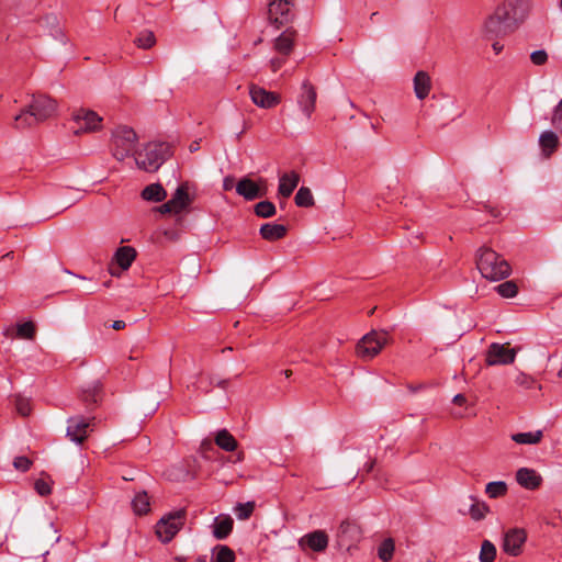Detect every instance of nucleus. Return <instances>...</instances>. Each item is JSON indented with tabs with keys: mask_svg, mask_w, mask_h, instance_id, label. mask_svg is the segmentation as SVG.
I'll use <instances>...</instances> for the list:
<instances>
[{
	"mask_svg": "<svg viewBox=\"0 0 562 562\" xmlns=\"http://www.w3.org/2000/svg\"><path fill=\"white\" fill-rule=\"evenodd\" d=\"M259 232L263 239L274 241L282 239L286 235L288 228L282 224L266 223L261 225Z\"/></svg>",
	"mask_w": 562,
	"mask_h": 562,
	"instance_id": "nucleus-23",
	"label": "nucleus"
},
{
	"mask_svg": "<svg viewBox=\"0 0 562 562\" xmlns=\"http://www.w3.org/2000/svg\"><path fill=\"white\" fill-rule=\"evenodd\" d=\"M72 119L77 124L75 134L95 131L102 121L94 111L88 109H79L75 111Z\"/></svg>",
	"mask_w": 562,
	"mask_h": 562,
	"instance_id": "nucleus-14",
	"label": "nucleus"
},
{
	"mask_svg": "<svg viewBox=\"0 0 562 562\" xmlns=\"http://www.w3.org/2000/svg\"><path fill=\"white\" fill-rule=\"evenodd\" d=\"M132 506L137 515H146L149 512L150 506L147 493H137L132 501Z\"/></svg>",
	"mask_w": 562,
	"mask_h": 562,
	"instance_id": "nucleus-32",
	"label": "nucleus"
},
{
	"mask_svg": "<svg viewBox=\"0 0 562 562\" xmlns=\"http://www.w3.org/2000/svg\"><path fill=\"white\" fill-rule=\"evenodd\" d=\"M135 257L136 250L130 246L120 247L114 255V259L122 270H127L135 260Z\"/></svg>",
	"mask_w": 562,
	"mask_h": 562,
	"instance_id": "nucleus-28",
	"label": "nucleus"
},
{
	"mask_svg": "<svg viewBox=\"0 0 562 562\" xmlns=\"http://www.w3.org/2000/svg\"><path fill=\"white\" fill-rule=\"evenodd\" d=\"M11 255H12V252H7V254L4 255V257H10Z\"/></svg>",
	"mask_w": 562,
	"mask_h": 562,
	"instance_id": "nucleus-64",
	"label": "nucleus"
},
{
	"mask_svg": "<svg viewBox=\"0 0 562 562\" xmlns=\"http://www.w3.org/2000/svg\"><path fill=\"white\" fill-rule=\"evenodd\" d=\"M172 155L171 146L165 142L148 143L144 149L135 153V162L139 169L154 172Z\"/></svg>",
	"mask_w": 562,
	"mask_h": 562,
	"instance_id": "nucleus-4",
	"label": "nucleus"
},
{
	"mask_svg": "<svg viewBox=\"0 0 562 562\" xmlns=\"http://www.w3.org/2000/svg\"><path fill=\"white\" fill-rule=\"evenodd\" d=\"M95 418L92 417L91 419H86L82 416H75L70 417L67 420V437L76 442V443H83L85 440L88 438L89 431L92 430V422Z\"/></svg>",
	"mask_w": 562,
	"mask_h": 562,
	"instance_id": "nucleus-9",
	"label": "nucleus"
},
{
	"mask_svg": "<svg viewBox=\"0 0 562 562\" xmlns=\"http://www.w3.org/2000/svg\"><path fill=\"white\" fill-rule=\"evenodd\" d=\"M102 397V383L100 381H94L87 389H83L81 392V401L89 408L92 405H97Z\"/></svg>",
	"mask_w": 562,
	"mask_h": 562,
	"instance_id": "nucleus-25",
	"label": "nucleus"
},
{
	"mask_svg": "<svg viewBox=\"0 0 562 562\" xmlns=\"http://www.w3.org/2000/svg\"><path fill=\"white\" fill-rule=\"evenodd\" d=\"M56 112V102L47 95H33L29 106L15 116V125L18 128L33 126L43 122Z\"/></svg>",
	"mask_w": 562,
	"mask_h": 562,
	"instance_id": "nucleus-3",
	"label": "nucleus"
},
{
	"mask_svg": "<svg viewBox=\"0 0 562 562\" xmlns=\"http://www.w3.org/2000/svg\"><path fill=\"white\" fill-rule=\"evenodd\" d=\"M527 540V533L522 528H512L505 532L502 549L510 557H518L522 553L524 544Z\"/></svg>",
	"mask_w": 562,
	"mask_h": 562,
	"instance_id": "nucleus-10",
	"label": "nucleus"
},
{
	"mask_svg": "<svg viewBox=\"0 0 562 562\" xmlns=\"http://www.w3.org/2000/svg\"><path fill=\"white\" fill-rule=\"evenodd\" d=\"M467 402V398L463 394H457L453 397V403L458 405H463Z\"/></svg>",
	"mask_w": 562,
	"mask_h": 562,
	"instance_id": "nucleus-50",
	"label": "nucleus"
},
{
	"mask_svg": "<svg viewBox=\"0 0 562 562\" xmlns=\"http://www.w3.org/2000/svg\"><path fill=\"white\" fill-rule=\"evenodd\" d=\"M13 465L16 470L26 472L30 470L32 462L26 457H16L13 461Z\"/></svg>",
	"mask_w": 562,
	"mask_h": 562,
	"instance_id": "nucleus-46",
	"label": "nucleus"
},
{
	"mask_svg": "<svg viewBox=\"0 0 562 562\" xmlns=\"http://www.w3.org/2000/svg\"><path fill=\"white\" fill-rule=\"evenodd\" d=\"M373 464H374V462L370 463L368 471H371L373 469Z\"/></svg>",
	"mask_w": 562,
	"mask_h": 562,
	"instance_id": "nucleus-61",
	"label": "nucleus"
},
{
	"mask_svg": "<svg viewBox=\"0 0 562 562\" xmlns=\"http://www.w3.org/2000/svg\"><path fill=\"white\" fill-rule=\"evenodd\" d=\"M189 149L191 153L198 151L200 149V140H194L190 144Z\"/></svg>",
	"mask_w": 562,
	"mask_h": 562,
	"instance_id": "nucleus-52",
	"label": "nucleus"
},
{
	"mask_svg": "<svg viewBox=\"0 0 562 562\" xmlns=\"http://www.w3.org/2000/svg\"><path fill=\"white\" fill-rule=\"evenodd\" d=\"M530 59H531L532 64H535L537 66H541L547 63L548 54L543 49L535 50L531 53Z\"/></svg>",
	"mask_w": 562,
	"mask_h": 562,
	"instance_id": "nucleus-45",
	"label": "nucleus"
},
{
	"mask_svg": "<svg viewBox=\"0 0 562 562\" xmlns=\"http://www.w3.org/2000/svg\"><path fill=\"white\" fill-rule=\"evenodd\" d=\"M202 448H203V449H206V448H207V449H210V450H212V449H213V447H212V443H211V442H203V443H202Z\"/></svg>",
	"mask_w": 562,
	"mask_h": 562,
	"instance_id": "nucleus-55",
	"label": "nucleus"
},
{
	"mask_svg": "<svg viewBox=\"0 0 562 562\" xmlns=\"http://www.w3.org/2000/svg\"><path fill=\"white\" fill-rule=\"evenodd\" d=\"M292 0H272L269 3L268 15L271 23L278 29L288 23L291 18Z\"/></svg>",
	"mask_w": 562,
	"mask_h": 562,
	"instance_id": "nucleus-13",
	"label": "nucleus"
},
{
	"mask_svg": "<svg viewBox=\"0 0 562 562\" xmlns=\"http://www.w3.org/2000/svg\"><path fill=\"white\" fill-rule=\"evenodd\" d=\"M213 552L212 562H234L236 559L235 552L225 544H217Z\"/></svg>",
	"mask_w": 562,
	"mask_h": 562,
	"instance_id": "nucleus-31",
	"label": "nucleus"
},
{
	"mask_svg": "<svg viewBox=\"0 0 562 562\" xmlns=\"http://www.w3.org/2000/svg\"><path fill=\"white\" fill-rule=\"evenodd\" d=\"M195 562H207L206 560V557L205 555H202V557H199Z\"/></svg>",
	"mask_w": 562,
	"mask_h": 562,
	"instance_id": "nucleus-56",
	"label": "nucleus"
},
{
	"mask_svg": "<svg viewBox=\"0 0 562 562\" xmlns=\"http://www.w3.org/2000/svg\"><path fill=\"white\" fill-rule=\"evenodd\" d=\"M236 192L247 201L262 198L267 194V181L259 179L258 182L244 177L236 184Z\"/></svg>",
	"mask_w": 562,
	"mask_h": 562,
	"instance_id": "nucleus-11",
	"label": "nucleus"
},
{
	"mask_svg": "<svg viewBox=\"0 0 562 562\" xmlns=\"http://www.w3.org/2000/svg\"><path fill=\"white\" fill-rule=\"evenodd\" d=\"M186 519V509H178L161 517L156 524L158 539L164 543L171 541L183 527Z\"/></svg>",
	"mask_w": 562,
	"mask_h": 562,
	"instance_id": "nucleus-6",
	"label": "nucleus"
},
{
	"mask_svg": "<svg viewBox=\"0 0 562 562\" xmlns=\"http://www.w3.org/2000/svg\"><path fill=\"white\" fill-rule=\"evenodd\" d=\"M395 544L393 539L387 538L381 542L378 549V555L383 562H389L393 558Z\"/></svg>",
	"mask_w": 562,
	"mask_h": 562,
	"instance_id": "nucleus-37",
	"label": "nucleus"
},
{
	"mask_svg": "<svg viewBox=\"0 0 562 562\" xmlns=\"http://www.w3.org/2000/svg\"><path fill=\"white\" fill-rule=\"evenodd\" d=\"M518 484L527 490H536L542 483L541 475L533 469L520 468L516 473Z\"/></svg>",
	"mask_w": 562,
	"mask_h": 562,
	"instance_id": "nucleus-19",
	"label": "nucleus"
},
{
	"mask_svg": "<svg viewBox=\"0 0 562 562\" xmlns=\"http://www.w3.org/2000/svg\"><path fill=\"white\" fill-rule=\"evenodd\" d=\"M531 0H504L488 15L483 29L488 36H504L515 32L528 18Z\"/></svg>",
	"mask_w": 562,
	"mask_h": 562,
	"instance_id": "nucleus-1",
	"label": "nucleus"
},
{
	"mask_svg": "<svg viewBox=\"0 0 562 562\" xmlns=\"http://www.w3.org/2000/svg\"><path fill=\"white\" fill-rule=\"evenodd\" d=\"M234 520L229 515H218L212 524V535L217 540L226 539L233 531Z\"/></svg>",
	"mask_w": 562,
	"mask_h": 562,
	"instance_id": "nucleus-20",
	"label": "nucleus"
},
{
	"mask_svg": "<svg viewBox=\"0 0 562 562\" xmlns=\"http://www.w3.org/2000/svg\"><path fill=\"white\" fill-rule=\"evenodd\" d=\"M156 211L161 214H173L175 215V207L171 204L170 200L167 201L166 203L161 204L160 206H158L156 209Z\"/></svg>",
	"mask_w": 562,
	"mask_h": 562,
	"instance_id": "nucleus-49",
	"label": "nucleus"
},
{
	"mask_svg": "<svg viewBox=\"0 0 562 562\" xmlns=\"http://www.w3.org/2000/svg\"><path fill=\"white\" fill-rule=\"evenodd\" d=\"M387 341V331L372 330L357 344V355L363 359H372L382 350Z\"/></svg>",
	"mask_w": 562,
	"mask_h": 562,
	"instance_id": "nucleus-7",
	"label": "nucleus"
},
{
	"mask_svg": "<svg viewBox=\"0 0 562 562\" xmlns=\"http://www.w3.org/2000/svg\"><path fill=\"white\" fill-rule=\"evenodd\" d=\"M543 434L541 430L533 432H517L512 435V439L519 445H536L541 441Z\"/></svg>",
	"mask_w": 562,
	"mask_h": 562,
	"instance_id": "nucleus-30",
	"label": "nucleus"
},
{
	"mask_svg": "<svg viewBox=\"0 0 562 562\" xmlns=\"http://www.w3.org/2000/svg\"><path fill=\"white\" fill-rule=\"evenodd\" d=\"M34 487L41 496H47L52 493V487L49 483H47L44 480H36Z\"/></svg>",
	"mask_w": 562,
	"mask_h": 562,
	"instance_id": "nucleus-47",
	"label": "nucleus"
},
{
	"mask_svg": "<svg viewBox=\"0 0 562 562\" xmlns=\"http://www.w3.org/2000/svg\"><path fill=\"white\" fill-rule=\"evenodd\" d=\"M137 135L128 126H117L112 133V155L117 160H123L134 154Z\"/></svg>",
	"mask_w": 562,
	"mask_h": 562,
	"instance_id": "nucleus-5",
	"label": "nucleus"
},
{
	"mask_svg": "<svg viewBox=\"0 0 562 562\" xmlns=\"http://www.w3.org/2000/svg\"><path fill=\"white\" fill-rule=\"evenodd\" d=\"M296 32L293 30H285L274 40V49L279 55L289 56L295 45Z\"/></svg>",
	"mask_w": 562,
	"mask_h": 562,
	"instance_id": "nucleus-21",
	"label": "nucleus"
},
{
	"mask_svg": "<svg viewBox=\"0 0 562 562\" xmlns=\"http://www.w3.org/2000/svg\"><path fill=\"white\" fill-rule=\"evenodd\" d=\"M300 182V176L296 171L283 173L279 180L278 192L283 198H289Z\"/></svg>",
	"mask_w": 562,
	"mask_h": 562,
	"instance_id": "nucleus-22",
	"label": "nucleus"
},
{
	"mask_svg": "<svg viewBox=\"0 0 562 562\" xmlns=\"http://www.w3.org/2000/svg\"><path fill=\"white\" fill-rule=\"evenodd\" d=\"M134 42L137 47L148 49L155 45L156 37L151 31L145 30L137 35Z\"/></svg>",
	"mask_w": 562,
	"mask_h": 562,
	"instance_id": "nucleus-39",
	"label": "nucleus"
},
{
	"mask_svg": "<svg viewBox=\"0 0 562 562\" xmlns=\"http://www.w3.org/2000/svg\"><path fill=\"white\" fill-rule=\"evenodd\" d=\"M551 123L559 132H562V100L554 108Z\"/></svg>",
	"mask_w": 562,
	"mask_h": 562,
	"instance_id": "nucleus-44",
	"label": "nucleus"
},
{
	"mask_svg": "<svg viewBox=\"0 0 562 562\" xmlns=\"http://www.w3.org/2000/svg\"><path fill=\"white\" fill-rule=\"evenodd\" d=\"M473 503L470 506L469 514L472 519L474 520H482L486 514L490 512V507L484 502H479L475 498H473Z\"/></svg>",
	"mask_w": 562,
	"mask_h": 562,
	"instance_id": "nucleus-35",
	"label": "nucleus"
},
{
	"mask_svg": "<svg viewBox=\"0 0 562 562\" xmlns=\"http://www.w3.org/2000/svg\"><path fill=\"white\" fill-rule=\"evenodd\" d=\"M36 327L35 324L31 321L18 324L16 326V336L22 339L32 340L35 338Z\"/></svg>",
	"mask_w": 562,
	"mask_h": 562,
	"instance_id": "nucleus-38",
	"label": "nucleus"
},
{
	"mask_svg": "<svg viewBox=\"0 0 562 562\" xmlns=\"http://www.w3.org/2000/svg\"><path fill=\"white\" fill-rule=\"evenodd\" d=\"M203 384H204V381L202 378H200V380L198 381V389L203 390L204 392H209V389L206 386H204Z\"/></svg>",
	"mask_w": 562,
	"mask_h": 562,
	"instance_id": "nucleus-54",
	"label": "nucleus"
},
{
	"mask_svg": "<svg viewBox=\"0 0 562 562\" xmlns=\"http://www.w3.org/2000/svg\"><path fill=\"white\" fill-rule=\"evenodd\" d=\"M539 145L543 155L546 157H550L560 145L559 137L554 132L546 131L539 137Z\"/></svg>",
	"mask_w": 562,
	"mask_h": 562,
	"instance_id": "nucleus-26",
	"label": "nucleus"
},
{
	"mask_svg": "<svg viewBox=\"0 0 562 562\" xmlns=\"http://www.w3.org/2000/svg\"><path fill=\"white\" fill-rule=\"evenodd\" d=\"M495 290L497 293L506 299H510L517 295L518 293V286L514 281H505L501 284H498Z\"/></svg>",
	"mask_w": 562,
	"mask_h": 562,
	"instance_id": "nucleus-41",
	"label": "nucleus"
},
{
	"mask_svg": "<svg viewBox=\"0 0 562 562\" xmlns=\"http://www.w3.org/2000/svg\"><path fill=\"white\" fill-rule=\"evenodd\" d=\"M276 211V205L270 201H261L255 205V214L262 218L272 217Z\"/></svg>",
	"mask_w": 562,
	"mask_h": 562,
	"instance_id": "nucleus-40",
	"label": "nucleus"
},
{
	"mask_svg": "<svg viewBox=\"0 0 562 562\" xmlns=\"http://www.w3.org/2000/svg\"><path fill=\"white\" fill-rule=\"evenodd\" d=\"M431 79L425 71H417L414 77V91L419 100H424L430 92Z\"/></svg>",
	"mask_w": 562,
	"mask_h": 562,
	"instance_id": "nucleus-24",
	"label": "nucleus"
},
{
	"mask_svg": "<svg viewBox=\"0 0 562 562\" xmlns=\"http://www.w3.org/2000/svg\"><path fill=\"white\" fill-rule=\"evenodd\" d=\"M295 204L300 207H310L314 205V198L311 190L306 187H301L294 198Z\"/></svg>",
	"mask_w": 562,
	"mask_h": 562,
	"instance_id": "nucleus-33",
	"label": "nucleus"
},
{
	"mask_svg": "<svg viewBox=\"0 0 562 562\" xmlns=\"http://www.w3.org/2000/svg\"><path fill=\"white\" fill-rule=\"evenodd\" d=\"M283 373H284V375L286 378H289L292 374V371L291 370H285Z\"/></svg>",
	"mask_w": 562,
	"mask_h": 562,
	"instance_id": "nucleus-60",
	"label": "nucleus"
},
{
	"mask_svg": "<svg viewBox=\"0 0 562 562\" xmlns=\"http://www.w3.org/2000/svg\"><path fill=\"white\" fill-rule=\"evenodd\" d=\"M215 443L225 451H234L238 445L237 440L226 429H222L216 434Z\"/></svg>",
	"mask_w": 562,
	"mask_h": 562,
	"instance_id": "nucleus-29",
	"label": "nucleus"
},
{
	"mask_svg": "<svg viewBox=\"0 0 562 562\" xmlns=\"http://www.w3.org/2000/svg\"><path fill=\"white\" fill-rule=\"evenodd\" d=\"M495 558L496 547L490 540H484L481 544L480 562H494Z\"/></svg>",
	"mask_w": 562,
	"mask_h": 562,
	"instance_id": "nucleus-36",
	"label": "nucleus"
},
{
	"mask_svg": "<svg viewBox=\"0 0 562 562\" xmlns=\"http://www.w3.org/2000/svg\"><path fill=\"white\" fill-rule=\"evenodd\" d=\"M249 95L251 101L259 108L271 109L277 106L281 98L278 93L266 90L257 85L249 87Z\"/></svg>",
	"mask_w": 562,
	"mask_h": 562,
	"instance_id": "nucleus-15",
	"label": "nucleus"
},
{
	"mask_svg": "<svg viewBox=\"0 0 562 562\" xmlns=\"http://www.w3.org/2000/svg\"><path fill=\"white\" fill-rule=\"evenodd\" d=\"M15 407L18 413L22 416H29L31 413V403L30 400L26 397L16 396Z\"/></svg>",
	"mask_w": 562,
	"mask_h": 562,
	"instance_id": "nucleus-43",
	"label": "nucleus"
},
{
	"mask_svg": "<svg viewBox=\"0 0 562 562\" xmlns=\"http://www.w3.org/2000/svg\"><path fill=\"white\" fill-rule=\"evenodd\" d=\"M225 384H226V381H222V382H220V385H221L222 387H224V385H225Z\"/></svg>",
	"mask_w": 562,
	"mask_h": 562,
	"instance_id": "nucleus-63",
	"label": "nucleus"
},
{
	"mask_svg": "<svg viewBox=\"0 0 562 562\" xmlns=\"http://www.w3.org/2000/svg\"><path fill=\"white\" fill-rule=\"evenodd\" d=\"M491 214L494 216V217H497L499 215V212L495 211V210H492L491 211Z\"/></svg>",
	"mask_w": 562,
	"mask_h": 562,
	"instance_id": "nucleus-59",
	"label": "nucleus"
},
{
	"mask_svg": "<svg viewBox=\"0 0 562 562\" xmlns=\"http://www.w3.org/2000/svg\"><path fill=\"white\" fill-rule=\"evenodd\" d=\"M362 532L360 526L352 520H342L337 530V538L340 546L350 547L351 543L361 539Z\"/></svg>",
	"mask_w": 562,
	"mask_h": 562,
	"instance_id": "nucleus-16",
	"label": "nucleus"
},
{
	"mask_svg": "<svg viewBox=\"0 0 562 562\" xmlns=\"http://www.w3.org/2000/svg\"><path fill=\"white\" fill-rule=\"evenodd\" d=\"M299 544L302 549L310 548L315 552H323L328 547V536L324 530H315L303 536Z\"/></svg>",
	"mask_w": 562,
	"mask_h": 562,
	"instance_id": "nucleus-18",
	"label": "nucleus"
},
{
	"mask_svg": "<svg viewBox=\"0 0 562 562\" xmlns=\"http://www.w3.org/2000/svg\"><path fill=\"white\" fill-rule=\"evenodd\" d=\"M140 196L145 201L162 202L167 198V191L160 183H151L143 189Z\"/></svg>",
	"mask_w": 562,
	"mask_h": 562,
	"instance_id": "nucleus-27",
	"label": "nucleus"
},
{
	"mask_svg": "<svg viewBox=\"0 0 562 562\" xmlns=\"http://www.w3.org/2000/svg\"><path fill=\"white\" fill-rule=\"evenodd\" d=\"M527 380H528V378H527V376H525V375H522V376H521V381L518 379V382H519L520 384H526V383H527Z\"/></svg>",
	"mask_w": 562,
	"mask_h": 562,
	"instance_id": "nucleus-57",
	"label": "nucleus"
},
{
	"mask_svg": "<svg viewBox=\"0 0 562 562\" xmlns=\"http://www.w3.org/2000/svg\"><path fill=\"white\" fill-rule=\"evenodd\" d=\"M254 509H255V503L247 502V503H238L235 506L234 512L238 519L246 520L252 515Z\"/></svg>",
	"mask_w": 562,
	"mask_h": 562,
	"instance_id": "nucleus-42",
	"label": "nucleus"
},
{
	"mask_svg": "<svg viewBox=\"0 0 562 562\" xmlns=\"http://www.w3.org/2000/svg\"><path fill=\"white\" fill-rule=\"evenodd\" d=\"M175 562H186V559L183 557H177L175 558Z\"/></svg>",
	"mask_w": 562,
	"mask_h": 562,
	"instance_id": "nucleus-58",
	"label": "nucleus"
},
{
	"mask_svg": "<svg viewBox=\"0 0 562 562\" xmlns=\"http://www.w3.org/2000/svg\"><path fill=\"white\" fill-rule=\"evenodd\" d=\"M112 328L115 330H121L125 328V322L124 321H114L112 324Z\"/></svg>",
	"mask_w": 562,
	"mask_h": 562,
	"instance_id": "nucleus-51",
	"label": "nucleus"
},
{
	"mask_svg": "<svg viewBox=\"0 0 562 562\" xmlns=\"http://www.w3.org/2000/svg\"><path fill=\"white\" fill-rule=\"evenodd\" d=\"M515 358L516 350L509 348L508 344L493 342L486 353V363L488 366L510 364L515 361Z\"/></svg>",
	"mask_w": 562,
	"mask_h": 562,
	"instance_id": "nucleus-12",
	"label": "nucleus"
},
{
	"mask_svg": "<svg viewBox=\"0 0 562 562\" xmlns=\"http://www.w3.org/2000/svg\"><path fill=\"white\" fill-rule=\"evenodd\" d=\"M476 267L482 277L491 281L503 280L512 271L508 261L486 246L479 248L476 252Z\"/></svg>",
	"mask_w": 562,
	"mask_h": 562,
	"instance_id": "nucleus-2",
	"label": "nucleus"
},
{
	"mask_svg": "<svg viewBox=\"0 0 562 562\" xmlns=\"http://www.w3.org/2000/svg\"><path fill=\"white\" fill-rule=\"evenodd\" d=\"M316 98L317 93L315 87L308 80L303 81L302 92L297 99V103L308 119L315 110Z\"/></svg>",
	"mask_w": 562,
	"mask_h": 562,
	"instance_id": "nucleus-17",
	"label": "nucleus"
},
{
	"mask_svg": "<svg viewBox=\"0 0 562 562\" xmlns=\"http://www.w3.org/2000/svg\"><path fill=\"white\" fill-rule=\"evenodd\" d=\"M376 14H378L376 12L372 13V14H371V16H370V19H371V20L375 19V15H376Z\"/></svg>",
	"mask_w": 562,
	"mask_h": 562,
	"instance_id": "nucleus-62",
	"label": "nucleus"
},
{
	"mask_svg": "<svg viewBox=\"0 0 562 562\" xmlns=\"http://www.w3.org/2000/svg\"><path fill=\"white\" fill-rule=\"evenodd\" d=\"M194 200V186L188 181L179 184L170 199V202L175 207V215H180L182 212L188 211Z\"/></svg>",
	"mask_w": 562,
	"mask_h": 562,
	"instance_id": "nucleus-8",
	"label": "nucleus"
},
{
	"mask_svg": "<svg viewBox=\"0 0 562 562\" xmlns=\"http://www.w3.org/2000/svg\"><path fill=\"white\" fill-rule=\"evenodd\" d=\"M492 47L496 54H499L503 49V45L499 42L493 43Z\"/></svg>",
	"mask_w": 562,
	"mask_h": 562,
	"instance_id": "nucleus-53",
	"label": "nucleus"
},
{
	"mask_svg": "<svg viewBox=\"0 0 562 562\" xmlns=\"http://www.w3.org/2000/svg\"><path fill=\"white\" fill-rule=\"evenodd\" d=\"M288 56H278L270 60V68L273 72H277L286 61Z\"/></svg>",
	"mask_w": 562,
	"mask_h": 562,
	"instance_id": "nucleus-48",
	"label": "nucleus"
},
{
	"mask_svg": "<svg viewBox=\"0 0 562 562\" xmlns=\"http://www.w3.org/2000/svg\"><path fill=\"white\" fill-rule=\"evenodd\" d=\"M485 493L490 498H498L507 493V484L503 481L490 482L485 486Z\"/></svg>",
	"mask_w": 562,
	"mask_h": 562,
	"instance_id": "nucleus-34",
	"label": "nucleus"
}]
</instances>
